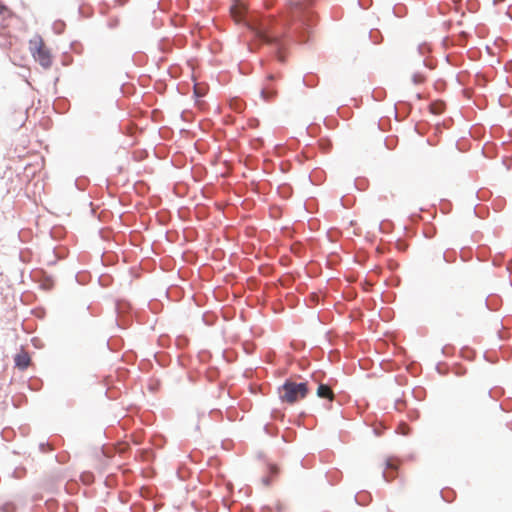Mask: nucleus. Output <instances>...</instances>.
Returning <instances> with one entry per match:
<instances>
[{"label":"nucleus","mask_w":512,"mask_h":512,"mask_svg":"<svg viewBox=\"0 0 512 512\" xmlns=\"http://www.w3.org/2000/svg\"><path fill=\"white\" fill-rule=\"evenodd\" d=\"M309 393L308 383H297L292 380H287L279 388V398L282 402L287 404H294L304 399Z\"/></svg>","instance_id":"obj_1"},{"label":"nucleus","mask_w":512,"mask_h":512,"mask_svg":"<svg viewBox=\"0 0 512 512\" xmlns=\"http://www.w3.org/2000/svg\"><path fill=\"white\" fill-rule=\"evenodd\" d=\"M29 50L33 58L44 68H49L52 64V56L49 49L45 46L41 36L36 35L29 41Z\"/></svg>","instance_id":"obj_2"},{"label":"nucleus","mask_w":512,"mask_h":512,"mask_svg":"<svg viewBox=\"0 0 512 512\" xmlns=\"http://www.w3.org/2000/svg\"><path fill=\"white\" fill-rule=\"evenodd\" d=\"M312 0H296L290 2V14L293 20H298L301 25H309L312 14L308 11Z\"/></svg>","instance_id":"obj_3"},{"label":"nucleus","mask_w":512,"mask_h":512,"mask_svg":"<svg viewBox=\"0 0 512 512\" xmlns=\"http://www.w3.org/2000/svg\"><path fill=\"white\" fill-rule=\"evenodd\" d=\"M14 361L16 367H18L21 370H24L30 364V356L28 355L27 352L22 351L15 356Z\"/></svg>","instance_id":"obj_4"},{"label":"nucleus","mask_w":512,"mask_h":512,"mask_svg":"<svg viewBox=\"0 0 512 512\" xmlns=\"http://www.w3.org/2000/svg\"><path fill=\"white\" fill-rule=\"evenodd\" d=\"M14 13L4 4L0 2V17L2 19V27L6 28L9 26L10 20L14 17Z\"/></svg>","instance_id":"obj_5"},{"label":"nucleus","mask_w":512,"mask_h":512,"mask_svg":"<svg viewBox=\"0 0 512 512\" xmlns=\"http://www.w3.org/2000/svg\"><path fill=\"white\" fill-rule=\"evenodd\" d=\"M317 396L319 398L327 399L329 401L334 400V392L331 387L326 384H320L317 388Z\"/></svg>","instance_id":"obj_6"},{"label":"nucleus","mask_w":512,"mask_h":512,"mask_svg":"<svg viewBox=\"0 0 512 512\" xmlns=\"http://www.w3.org/2000/svg\"><path fill=\"white\" fill-rule=\"evenodd\" d=\"M245 6L243 4H236L231 8V15L236 22H240L243 19Z\"/></svg>","instance_id":"obj_7"},{"label":"nucleus","mask_w":512,"mask_h":512,"mask_svg":"<svg viewBox=\"0 0 512 512\" xmlns=\"http://www.w3.org/2000/svg\"><path fill=\"white\" fill-rule=\"evenodd\" d=\"M276 90L271 88L268 84L262 88L261 90V96L264 100H271L276 95Z\"/></svg>","instance_id":"obj_8"},{"label":"nucleus","mask_w":512,"mask_h":512,"mask_svg":"<svg viewBox=\"0 0 512 512\" xmlns=\"http://www.w3.org/2000/svg\"><path fill=\"white\" fill-rule=\"evenodd\" d=\"M256 35L261 41L266 43H272L275 40L274 37L270 36L268 33L263 31H257Z\"/></svg>","instance_id":"obj_9"},{"label":"nucleus","mask_w":512,"mask_h":512,"mask_svg":"<svg viewBox=\"0 0 512 512\" xmlns=\"http://www.w3.org/2000/svg\"><path fill=\"white\" fill-rule=\"evenodd\" d=\"M430 110L434 114H441L444 110L443 103H433L430 105Z\"/></svg>","instance_id":"obj_10"},{"label":"nucleus","mask_w":512,"mask_h":512,"mask_svg":"<svg viewBox=\"0 0 512 512\" xmlns=\"http://www.w3.org/2000/svg\"><path fill=\"white\" fill-rule=\"evenodd\" d=\"M398 461L394 459H389L387 461V469L389 470H396L398 468Z\"/></svg>","instance_id":"obj_11"},{"label":"nucleus","mask_w":512,"mask_h":512,"mask_svg":"<svg viewBox=\"0 0 512 512\" xmlns=\"http://www.w3.org/2000/svg\"><path fill=\"white\" fill-rule=\"evenodd\" d=\"M413 81L416 84H420V83H422L424 81V77L422 75H419V74L414 75Z\"/></svg>","instance_id":"obj_12"},{"label":"nucleus","mask_w":512,"mask_h":512,"mask_svg":"<svg viewBox=\"0 0 512 512\" xmlns=\"http://www.w3.org/2000/svg\"><path fill=\"white\" fill-rule=\"evenodd\" d=\"M394 475L392 473H389L388 471H385L384 472V478L386 479V481L390 482L394 479Z\"/></svg>","instance_id":"obj_13"},{"label":"nucleus","mask_w":512,"mask_h":512,"mask_svg":"<svg viewBox=\"0 0 512 512\" xmlns=\"http://www.w3.org/2000/svg\"><path fill=\"white\" fill-rule=\"evenodd\" d=\"M195 94H196L197 96H201V95H202V94L200 93V90H197V88H195Z\"/></svg>","instance_id":"obj_14"},{"label":"nucleus","mask_w":512,"mask_h":512,"mask_svg":"<svg viewBox=\"0 0 512 512\" xmlns=\"http://www.w3.org/2000/svg\"><path fill=\"white\" fill-rule=\"evenodd\" d=\"M195 94H196L197 96H201V95H202V94L200 93V90H197V88H195Z\"/></svg>","instance_id":"obj_15"},{"label":"nucleus","mask_w":512,"mask_h":512,"mask_svg":"<svg viewBox=\"0 0 512 512\" xmlns=\"http://www.w3.org/2000/svg\"><path fill=\"white\" fill-rule=\"evenodd\" d=\"M273 78H274V77H273L272 75H270V76L268 77L269 81L273 80Z\"/></svg>","instance_id":"obj_16"}]
</instances>
